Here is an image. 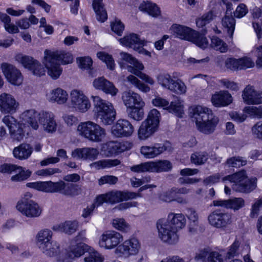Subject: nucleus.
I'll return each mask as SVG.
<instances>
[{
  "label": "nucleus",
  "instance_id": "f257e3e1",
  "mask_svg": "<svg viewBox=\"0 0 262 262\" xmlns=\"http://www.w3.org/2000/svg\"><path fill=\"white\" fill-rule=\"evenodd\" d=\"M191 117L195 120L197 129L205 135L214 133L219 122L212 111L205 106L197 105L192 108Z\"/></svg>",
  "mask_w": 262,
  "mask_h": 262
},
{
  "label": "nucleus",
  "instance_id": "f03ea898",
  "mask_svg": "<svg viewBox=\"0 0 262 262\" xmlns=\"http://www.w3.org/2000/svg\"><path fill=\"white\" fill-rule=\"evenodd\" d=\"M65 52L63 50L53 51L46 49L44 51L43 63L48 70V74L53 79H57L62 72L61 63H63Z\"/></svg>",
  "mask_w": 262,
  "mask_h": 262
},
{
  "label": "nucleus",
  "instance_id": "7ed1b4c3",
  "mask_svg": "<svg viewBox=\"0 0 262 262\" xmlns=\"http://www.w3.org/2000/svg\"><path fill=\"white\" fill-rule=\"evenodd\" d=\"M94 103V112L104 125L111 124L116 117V112L112 104L99 96H92Z\"/></svg>",
  "mask_w": 262,
  "mask_h": 262
},
{
  "label": "nucleus",
  "instance_id": "20e7f679",
  "mask_svg": "<svg viewBox=\"0 0 262 262\" xmlns=\"http://www.w3.org/2000/svg\"><path fill=\"white\" fill-rule=\"evenodd\" d=\"M228 180L233 190L243 193H249L256 187V178L248 179L244 170L240 171L223 178V181Z\"/></svg>",
  "mask_w": 262,
  "mask_h": 262
},
{
  "label": "nucleus",
  "instance_id": "39448f33",
  "mask_svg": "<svg viewBox=\"0 0 262 262\" xmlns=\"http://www.w3.org/2000/svg\"><path fill=\"white\" fill-rule=\"evenodd\" d=\"M80 136L92 142H102L106 136V131L100 125L93 121L81 122L77 126Z\"/></svg>",
  "mask_w": 262,
  "mask_h": 262
},
{
  "label": "nucleus",
  "instance_id": "423d86ee",
  "mask_svg": "<svg viewBox=\"0 0 262 262\" xmlns=\"http://www.w3.org/2000/svg\"><path fill=\"white\" fill-rule=\"evenodd\" d=\"M140 196V194L133 192L113 190L98 195L96 198V202L97 205H101L104 202L114 204Z\"/></svg>",
  "mask_w": 262,
  "mask_h": 262
},
{
  "label": "nucleus",
  "instance_id": "0eeeda50",
  "mask_svg": "<svg viewBox=\"0 0 262 262\" xmlns=\"http://www.w3.org/2000/svg\"><path fill=\"white\" fill-rule=\"evenodd\" d=\"M85 252L88 253L84 258V262H103L104 261L103 256L97 251L86 244H81L78 247L77 250H75L72 252L67 253V262L73 261L76 258L80 257Z\"/></svg>",
  "mask_w": 262,
  "mask_h": 262
},
{
  "label": "nucleus",
  "instance_id": "6e6552de",
  "mask_svg": "<svg viewBox=\"0 0 262 262\" xmlns=\"http://www.w3.org/2000/svg\"><path fill=\"white\" fill-rule=\"evenodd\" d=\"M159 238L164 243L173 245L178 243L179 235L176 229L172 228L165 219H159L157 222Z\"/></svg>",
  "mask_w": 262,
  "mask_h": 262
},
{
  "label": "nucleus",
  "instance_id": "1a4fd4ad",
  "mask_svg": "<svg viewBox=\"0 0 262 262\" xmlns=\"http://www.w3.org/2000/svg\"><path fill=\"white\" fill-rule=\"evenodd\" d=\"M16 208L23 215L29 218L38 217L42 212L41 208L37 203L26 199H21L18 201Z\"/></svg>",
  "mask_w": 262,
  "mask_h": 262
},
{
  "label": "nucleus",
  "instance_id": "9d476101",
  "mask_svg": "<svg viewBox=\"0 0 262 262\" xmlns=\"http://www.w3.org/2000/svg\"><path fill=\"white\" fill-rule=\"evenodd\" d=\"M172 149L171 144L169 142L163 143H155L150 146H142L140 149L142 156L145 159H153L165 151H170Z\"/></svg>",
  "mask_w": 262,
  "mask_h": 262
},
{
  "label": "nucleus",
  "instance_id": "9b49d317",
  "mask_svg": "<svg viewBox=\"0 0 262 262\" xmlns=\"http://www.w3.org/2000/svg\"><path fill=\"white\" fill-rule=\"evenodd\" d=\"M120 43L123 46L133 49L139 53L150 55V53L145 50L143 47L145 45L144 40L139 38L138 35L135 33L126 35L119 39Z\"/></svg>",
  "mask_w": 262,
  "mask_h": 262
},
{
  "label": "nucleus",
  "instance_id": "f8f14e48",
  "mask_svg": "<svg viewBox=\"0 0 262 262\" xmlns=\"http://www.w3.org/2000/svg\"><path fill=\"white\" fill-rule=\"evenodd\" d=\"M123 241L122 235L115 231H107L100 237L99 245L105 249H112L116 247Z\"/></svg>",
  "mask_w": 262,
  "mask_h": 262
},
{
  "label": "nucleus",
  "instance_id": "ddd939ff",
  "mask_svg": "<svg viewBox=\"0 0 262 262\" xmlns=\"http://www.w3.org/2000/svg\"><path fill=\"white\" fill-rule=\"evenodd\" d=\"M209 224L216 228H225L232 222V215L216 210L208 217Z\"/></svg>",
  "mask_w": 262,
  "mask_h": 262
},
{
  "label": "nucleus",
  "instance_id": "4468645a",
  "mask_svg": "<svg viewBox=\"0 0 262 262\" xmlns=\"http://www.w3.org/2000/svg\"><path fill=\"white\" fill-rule=\"evenodd\" d=\"M0 171L3 173L16 174L11 177V180L14 182H20L27 179L31 175V172L21 166L11 164H4L0 167Z\"/></svg>",
  "mask_w": 262,
  "mask_h": 262
},
{
  "label": "nucleus",
  "instance_id": "2eb2a0df",
  "mask_svg": "<svg viewBox=\"0 0 262 262\" xmlns=\"http://www.w3.org/2000/svg\"><path fill=\"white\" fill-rule=\"evenodd\" d=\"M19 103L12 95L7 93L0 94V112L3 114H13L16 112Z\"/></svg>",
  "mask_w": 262,
  "mask_h": 262
},
{
  "label": "nucleus",
  "instance_id": "dca6fc26",
  "mask_svg": "<svg viewBox=\"0 0 262 262\" xmlns=\"http://www.w3.org/2000/svg\"><path fill=\"white\" fill-rule=\"evenodd\" d=\"M1 69L6 78L10 83L17 85L21 84L23 76L15 66L7 62H3L1 64Z\"/></svg>",
  "mask_w": 262,
  "mask_h": 262
},
{
  "label": "nucleus",
  "instance_id": "f3484780",
  "mask_svg": "<svg viewBox=\"0 0 262 262\" xmlns=\"http://www.w3.org/2000/svg\"><path fill=\"white\" fill-rule=\"evenodd\" d=\"M141 248L140 243L136 238H131L125 241L117 246L116 252H119L125 256L129 257L137 254Z\"/></svg>",
  "mask_w": 262,
  "mask_h": 262
},
{
  "label": "nucleus",
  "instance_id": "a211bd4d",
  "mask_svg": "<svg viewBox=\"0 0 262 262\" xmlns=\"http://www.w3.org/2000/svg\"><path fill=\"white\" fill-rule=\"evenodd\" d=\"M39 249L47 257H55L57 262L64 261V259H60V256L63 252V248L56 241H52L46 245L44 244Z\"/></svg>",
  "mask_w": 262,
  "mask_h": 262
},
{
  "label": "nucleus",
  "instance_id": "6ab92c4d",
  "mask_svg": "<svg viewBox=\"0 0 262 262\" xmlns=\"http://www.w3.org/2000/svg\"><path fill=\"white\" fill-rule=\"evenodd\" d=\"M134 127L126 119H119L112 127V134L118 138L127 137L132 136Z\"/></svg>",
  "mask_w": 262,
  "mask_h": 262
},
{
  "label": "nucleus",
  "instance_id": "aec40b11",
  "mask_svg": "<svg viewBox=\"0 0 262 262\" xmlns=\"http://www.w3.org/2000/svg\"><path fill=\"white\" fill-rule=\"evenodd\" d=\"M244 102L249 105L262 103V91L256 90L253 86L247 85L242 93Z\"/></svg>",
  "mask_w": 262,
  "mask_h": 262
},
{
  "label": "nucleus",
  "instance_id": "412c9836",
  "mask_svg": "<svg viewBox=\"0 0 262 262\" xmlns=\"http://www.w3.org/2000/svg\"><path fill=\"white\" fill-rule=\"evenodd\" d=\"M2 121L9 128L11 136L13 139L20 141L23 139V130L18 126V122L15 118L11 115H6L4 117Z\"/></svg>",
  "mask_w": 262,
  "mask_h": 262
},
{
  "label": "nucleus",
  "instance_id": "4be33fe9",
  "mask_svg": "<svg viewBox=\"0 0 262 262\" xmlns=\"http://www.w3.org/2000/svg\"><path fill=\"white\" fill-rule=\"evenodd\" d=\"M40 114V112L38 113L34 109L27 110L21 113L20 119L23 123L27 124L33 129L36 130L39 127Z\"/></svg>",
  "mask_w": 262,
  "mask_h": 262
},
{
  "label": "nucleus",
  "instance_id": "5701e85b",
  "mask_svg": "<svg viewBox=\"0 0 262 262\" xmlns=\"http://www.w3.org/2000/svg\"><path fill=\"white\" fill-rule=\"evenodd\" d=\"M93 86L96 89L101 90L106 94L112 96H116L118 90L114 84L103 77L95 79L93 82Z\"/></svg>",
  "mask_w": 262,
  "mask_h": 262
},
{
  "label": "nucleus",
  "instance_id": "b1692460",
  "mask_svg": "<svg viewBox=\"0 0 262 262\" xmlns=\"http://www.w3.org/2000/svg\"><path fill=\"white\" fill-rule=\"evenodd\" d=\"M43 129L48 133H53L56 129V123L55 116L51 112L41 111L39 121Z\"/></svg>",
  "mask_w": 262,
  "mask_h": 262
},
{
  "label": "nucleus",
  "instance_id": "393cba45",
  "mask_svg": "<svg viewBox=\"0 0 262 262\" xmlns=\"http://www.w3.org/2000/svg\"><path fill=\"white\" fill-rule=\"evenodd\" d=\"M213 204L215 206L238 210L245 206V201L242 198H234L229 200H215Z\"/></svg>",
  "mask_w": 262,
  "mask_h": 262
},
{
  "label": "nucleus",
  "instance_id": "a878e982",
  "mask_svg": "<svg viewBox=\"0 0 262 262\" xmlns=\"http://www.w3.org/2000/svg\"><path fill=\"white\" fill-rule=\"evenodd\" d=\"M99 154L97 148L93 147H84L77 148L72 152V156L74 158L89 159L94 160L97 159Z\"/></svg>",
  "mask_w": 262,
  "mask_h": 262
},
{
  "label": "nucleus",
  "instance_id": "bb28decb",
  "mask_svg": "<svg viewBox=\"0 0 262 262\" xmlns=\"http://www.w3.org/2000/svg\"><path fill=\"white\" fill-rule=\"evenodd\" d=\"M122 99L126 108L136 106L137 105H145V103L140 95L133 91L123 92Z\"/></svg>",
  "mask_w": 262,
  "mask_h": 262
},
{
  "label": "nucleus",
  "instance_id": "cd10ccee",
  "mask_svg": "<svg viewBox=\"0 0 262 262\" xmlns=\"http://www.w3.org/2000/svg\"><path fill=\"white\" fill-rule=\"evenodd\" d=\"M211 102L216 107L225 106L232 102V97L228 91H221L212 95Z\"/></svg>",
  "mask_w": 262,
  "mask_h": 262
},
{
  "label": "nucleus",
  "instance_id": "c85d7f7f",
  "mask_svg": "<svg viewBox=\"0 0 262 262\" xmlns=\"http://www.w3.org/2000/svg\"><path fill=\"white\" fill-rule=\"evenodd\" d=\"M166 221L177 232L178 230L183 228L185 226L186 223V218L183 214L172 212L168 214Z\"/></svg>",
  "mask_w": 262,
  "mask_h": 262
},
{
  "label": "nucleus",
  "instance_id": "c756f323",
  "mask_svg": "<svg viewBox=\"0 0 262 262\" xmlns=\"http://www.w3.org/2000/svg\"><path fill=\"white\" fill-rule=\"evenodd\" d=\"M188 220V231L191 234H195L199 228V215L197 212L192 209H187L186 214Z\"/></svg>",
  "mask_w": 262,
  "mask_h": 262
},
{
  "label": "nucleus",
  "instance_id": "7c9ffc66",
  "mask_svg": "<svg viewBox=\"0 0 262 262\" xmlns=\"http://www.w3.org/2000/svg\"><path fill=\"white\" fill-rule=\"evenodd\" d=\"M33 150V148L29 144L23 143L13 149V154L15 158L24 160L31 156Z\"/></svg>",
  "mask_w": 262,
  "mask_h": 262
},
{
  "label": "nucleus",
  "instance_id": "2f4dec72",
  "mask_svg": "<svg viewBox=\"0 0 262 262\" xmlns=\"http://www.w3.org/2000/svg\"><path fill=\"white\" fill-rule=\"evenodd\" d=\"M158 127L147 121L142 122L138 130V138L140 140H146L151 137L157 130Z\"/></svg>",
  "mask_w": 262,
  "mask_h": 262
},
{
  "label": "nucleus",
  "instance_id": "473e14b6",
  "mask_svg": "<svg viewBox=\"0 0 262 262\" xmlns=\"http://www.w3.org/2000/svg\"><path fill=\"white\" fill-rule=\"evenodd\" d=\"M46 97L51 102H57L59 104H64L66 102L65 92L60 88L50 91L47 93Z\"/></svg>",
  "mask_w": 262,
  "mask_h": 262
},
{
  "label": "nucleus",
  "instance_id": "72a5a7b5",
  "mask_svg": "<svg viewBox=\"0 0 262 262\" xmlns=\"http://www.w3.org/2000/svg\"><path fill=\"white\" fill-rule=\"evenodd\" d=\"M52 231L49 229L40 230L36 235L35 239L38 248L52 241Z\"/></svg>",
  "mask_w": 262,
  "mask_h": 262
},
{
  "label": "nucleus",
  "instance_id": "f704fd0d",
  "mask_svg": "<svg viewBox=\"0 0 262 262\" xmlns=\"http://www.w3.org/2000/svg\"><path fill=\"white\" fill-rule=\"evenodd\" d=\"M92 6L97 20L101 23L104 22L107 18V14L104 8L102 0H93Z\"/></svg>",
  "mask_w": 262,
  "mask_h": 262
},
{
  "label": "nucleus",
  "instance_id": "c9c22d12",
  "mask_svg": "<svg viewBox=\"0 0 262 262\" xmlns=\"http://www.w3.org/2000/svg\"><path fill=\"white\" fill-rule=\"evenodd\" d=\"M173 30L177 37L188 41L191 39V37L194 32V30L191 29L190 28L177 25L173 27Z\"/></svg>",
  "mask_w": 262,
  "mask_h": 262
},
{
  "label": "nucleus",
  "instance_id": "e433bc0d",
  "mask_svg": "<svg viewBox=\"0 0 262 262\" xmlns=\"http://www.w3.org/2000/svg\"><path fill=\"white\" fill-rule=\"evenodd\" d=\"M151 172H162L170 170L172 168L171 162L168 160H158L156 162L151 161Z\"/></svg>",
  "mask_w": 262,
  "mask_h": 262
},
{
  "label": "nucleus",
  "instance_id": "4c0bfd02",
  "mask_svg": "<svg viewBox=\"0 0 262 262\" xmlns=\"http://www.w3.org/2000/svg\"><path fill=\"white\" fill-rule=\"evenodd\" d=\"M144 105H137L136 106H133L126 108V113L127 116L135 121H139L144 117L143 107Z\"/></svg>",
  "mask_w": 262,
  "mask_h": 262
},
{
  "label": "nucleus",
  "instance_id": "58836bf2",
  "mask_svg": "<svg viewBox=\"0 0 262 262\" xmlns=\"http://www.w3.org/2000/svg\"><path fill=\"white\" fill-rule=\"evenodd\" d=\"M222 24L224 29L228 32L230 37H232L235 26V20L231 15L228 13L222 18Z\"/></svg>",
  "mask_w": 262,
  "mask_h": 262
},
{
  "label": "nucleus",
  "instance_id": "ea45409f",
  "mask_svg": "<svg viewBox=\"0 0 262 262\" xmlns=\"http://www.w3.org/2000/svg\"><path fill=\"white\" fill-rule=\"evenodd\" d=\"M118 159H105L99 160L91 164V166L96 169L108 168L117 166L120 164Z\"/></svg>",
  "mask_w": 262,
  "mask_h": 262
},
{
  "label": "nucleus",
  "instance_id": "a19ab883",
  "mask_svg": "<svg viewBox=\"0 0 262 262\" xmlns=\"http://www.w3.org/2000/svg\"><path fill=\"white\" fill-rule=\"evenodd\" d=\"M0 20L4 23L5 29L9 33L19 32L18 27L11 22V18L7 14L0 12Z\"/></svg>",
  "mask_w": 262,
  "mask_h": 262
},
{
  "label": "nucleus",
  "instance_id": "79ce46f5",
  "mask_svg": "<svg viewBox=\"0 0 262 262\" xmlns=\"http://www.w3.org/2000/svg\"><path fill=\"white\" fill-rule=\"evenodd\" d=\"M139 9L141 11L147 12L154 17L158 16L160 13L159 8L156 4L148 2H143L140 5Z\"/></svg>",
  "mask_w": 262,
  "mask_h": 262
},
{
  "label": "nucleus",
  "instance_id": "37998d69",
  "mask_svg": "<svg viewBox=\"0 0 262 262\" xmlns=\"http://www.w3.org/2000/svg\"><path fill=\"white\" fill-rule=\"evenodd\" d=\"M208 158L209 155L207 152L197 151L191 154L190 161L195 165H202L207 162Z\"/></svg>",
  "mask_w": 262,
  "mask_h": 262
},
{
  "label": "nucleus",
  "instance_id": "c03bdc74",
  "mask_svg": "<svg viewBox=\"0 0 262 262\" xmlns=\"http://www.w3.org/2000/svg\"><path fill=\"white\" fill-rule=\"evenodd\" d=\"M65 187V183L62 181H60L57 182L46 181L45 192H60L62 190L64 189Z\"/></svg>",
  "mask_w": 262,
  "mask_h": 262
},
{
  "label": "nucleus",
  "instance_id": "a18cd8bd",
  "mask_svg": "<svg viewBox=\"0 0 262 262\" xmlns=\"http://www.w3.org/2000/svg\"><path fill=\"white\" fill-rule=\"evenodd\" d=\"M120 62H126L131 65L135 66L140 70H143L144 66L137 59L134 57L131 54L125 52H121L120 53Z\"/></svg>",
  "mask_w": 262,
  "mask_h": 262
},
{
  "label": "nucleus",
  "instance_id": "49530a36",
  "mask_svg": "<svg viewBox=\"0 0 262 262\" xmlns=\"http://www.w3.org/2000/svg\"><path fill=\"white\" fill-rule=\"evenodd\" d=\"M126 79L131 84L134 85L142 92L147 93L150 90L149 86L141 81L136 77L133 75H129L127 77Z\"/></svg>",
  "mask_w": 262,
  "mask_h": 262
},
{
  "label": "nucleus",
  "instance_id": "de8ad7c7",
  "mask_svg": "<svg viewBox=\"0 0 262 262\" xmlns=\"http://www.w3.org/2000/svg\"><path fill=\"white\" fill-rule=\"evenodd\" d=\"M15 60L18 63L21 64L25 68L28 69L29 70L36 60L32 57L23 55L21 53L17 54L15 56Z\"/></svg>",
  "mask_w": 262,
  "mask_h": 262
},
{
  "label": "nucleus",
  "instance_id": "09e8293b",
  "mask_svg": "<svg viewBox=\"0 0 262 262\" xmlns=\"http://www.w3.org/2000/svg\"><path fill=\"white\" fill-rule=\"evenodd\" d=\"M191 38L189 41L193 42L201 48L205 49L208 46V41L207 38L204 35L195 31H194Z\"/></svg>",
  "mask_w": 262,
  "mask_h": 262
},
{
  "label": "nucleus",
  "instance_id": "8fccbe9b",
  "mask_svg": "<svg viewBox=\"0 0 262 262\" xmlns=\"http://www.w3.org/2000/svg\"><path fill=\"white\" fill-rule=\"evenodd\" d=\"M211 46L214 50L221 53H225L228 50L227 43L216 36L213 37L211 38Z\"/></svg>",
  "mask_w": 262,
  "mask_h": 262
},
{
  "label": "nucleus",
  "instance_id": "3c124183",
  "mask_svg": "<svg viewBox=\"0 0 262 262\" xmlns=\"http://www.w3.org/2000/svg\"><path fill=\"white\" fill-rule=\"evenodd\" d=\"M167 110H168L170 113L174 114L176 116L181 117L182 114L184 113L182 102L180 100L172 101L170 104H169Z\"/></svg>",
  "mask_w": 262,
  "mask_h": 262
},
{
  "label": "nucleus",
  "instance_id": "603ef678",
  "mask_svg": "<svg viewBox=\"0 0 262 262\" xmlns=\"http://www.w3.org/2000/svg\"><path fill=\"white\" fill-rule=\"evenodd\" d=\"M247 163V159L245 158L237 156L233 157L228 159L226 162V164L229 167L239 168L241 166L246 165Z\"/></svg>",
  "mask_w": 262,
  "mask_h": 262
},
{
  "label": "nucleus",
  "instance_id": "864d4df0",
  "mask_svg": "<svg viewBox=\"0 0 262 262\" xmlns=\"http://www.w3.org/2000/svg\"><path fill=\"white\" fill-rule=\"evenodd\" d=\"M157 80L163 88L170 90L174 79L168 74H161L158 76Z\"/></svg>",
  "mask_w": 262,
  "mask_h": 262
},
{
  "label": "nucleus",
  "instance_id": "5fc2aeb1",
  "mask_svg": "<svg viewBox=\"0 0 262 262\" xmlns=\"http://www.w3.org/2000/svg\"><path fill=\"white\" fill-rule=\"evenodd\" d=\"M170 91L178 95L185 94L187 86L181 79L174 80Z\"/></svg>",
  "mask_w": 262,
  "mask_h": 262
},
{
  "label": "nucleus",
  "instance_id": "6e6d98bb",
  "mask_svg": "<svg viewBox=\"0 0 262 262\" xmlns=\"http://www.w3.org/2000/svg\"><path fill=\"white\" fill-rule=\"evenodd\" d=\"M97 56L99 59L106 63L108 69L111 70H114L115 63L111 55L104 52H99L97 54Z\"/></svg>",
  "mask_w": 262,
  "mask_h": 262
},
{
  "label": "nucleus",
  "instance_id": "4d7b16f0",
  "mask_svg": "<svg viewBox=\"0 0 262 262\" xmlns=\"http://www.w3.org/2000/svg\"><path fill=\"white\" fill-rule=\"evenodd\" d=\"M113 226L121 231L127 232L130 230L129 225L122 218H117L113 220Z\"/></svg>",
  "mask_w": 262,
  "mask_h": 262
},
{
  "label": "nucleus",
  "instance_id": "13d9d810",
  "mask_svg": "<svg viewBox=\"0 0 262 262\" xmlns=\"http://www.w3.org/2000/svg\"><path fill=\"white\" fill-rule=\"evenodd\" d=\"M84 94L82 92L74 90L71 91L70 94V100L69 102V106L75 108L77 103L80 101V99L83 98Z\"/></svg>",
  "mask_w": 262,
  "mask_h": 262
},
{
  "label": "nucleus",
  "instance_id": "bf43d9fd",
  "mask_svg": "<svg viewBox=\"0 0 262 262\" xmlns=\"http://www.w3.org/2000/svg\"><path fill=\"white\" fill-rule=\"evenodd\" d=\"M130 170L132 171L138 173L145 172H152L151 161L134 165L130 167Z\"/></svg>",
  "mask_w": 262,
  "mask_h": 262
},
{
  "label": "nucleus",
  "instance_id": "052dcab7",
  "mask_svg": "<svg viewBox=\"0 0 262 262\" xmlns=\"http://www.w3.org/2000/svg\"><path fill=\"white\" fill-rule=\"evenodd\" d=\"M160 113L156 109L151 110L148 113V117L145 121H147L150 124L154 125L155 126H158L160 121Z\"/></svg>",
  "mask_w": 262,
  "mask_h": 262
},
{
  "label": "nucleus",
  "instance_id": "680f3d73",
  "mask_svg": "<svg viewBox=\"0 0 262 262\" xmlns=\"http://www.w3.org/2000/svg\"><path fill=\"white\" fill-rule=\"evenodd\" d=\"M91 106V104L89 99L84 95L83 98L80 99L74 108L81 113H85L90 109Z\"/></svg>",
  "mask_w": 262,
  "mask_h": 262
},
{
  "label": "nucleus",
  "instance_id": "e2e57ef3",
  "mask_svg": "<svg viewBox=\"0 0 262 262\" xmlns=\"http://www.w3.org/2000/svg\"><path fill=\"white\" fill-rule=\"evenodd\" d=\"M104 154L106 157H111L114 154H119L117 142H109L105 145Z\"/></svg>",
  "mask_w": 262,
  "mask_h": 262
},
{
  "label": "nucleus",
  "instance_id": "0e129e2a",
  "mask_svg": "<svg viewBox=\"0 0 262 262\" xmlns=\"http://www.w3.org/2000/svg\"><path fill=\"white\" fill-rule=\"evenodd\" d=\"M240 244V242L238 241L235 240L229 247V249L226 255V258L230 259L237 256L239 254V248Z\"/></svg>",
  "mask_w": 262,
  "mask_h": 262
},
{
  "label": "nucleus",
  "instance_id": "69168bd1",
  "mask_svg": "<svg viewBox=\"0 0 262 262\" xmlns=\"http://www.w3.org/2000/svg\"><path fill=\"white\" fill-rule=\"evenodd\" d=\"M244 111L250 116L258 118H262V105L256 106H246Z\"/></svg>",
  "mask_w": 262,
  "mask_h": 262
},
{
  "label": "nucleus",
  "instance_id": "338daca9",
  "mask_svg": "<svg viewBox=\"0 0 262 262\" xmlns=\"http://www.w3.org/2000/svg\"><path fill=\"white\" fill-rule=\"evenodd\" d=\"M60 172L61 170L59 168L50 167L38 170L35 172V174L38 176L48 177Z\"/></svg>",
  "mask_w": 262,
  "mask_h": 262
},
{
  "label": "nucleus",
  "instance_id": "774afa93",
  "mask_svg": "<svg viewBox=\"0 0 262 262\" xmlns=\"http://www.w3.org/2000/svg\"><path fill=\"white\" fill-rule=\"evenodd\" d=\"M251 133L255 139L262 141V121L257 122L252 127Z\"/></svg>",
  "mask_w": 262,
  "mask_h": 262
}]
</instances>
